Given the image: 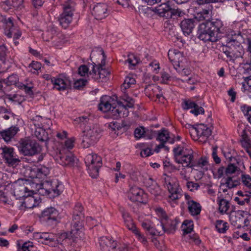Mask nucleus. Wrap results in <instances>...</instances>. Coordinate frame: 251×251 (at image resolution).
Wrapping results in <instances>:
<instances>
[{"instance_id": "f257e3e1", "label": "nucleus", "mask_w": 251, "mask_h": 251, "mask_svg": "<svg viewBox=\"0 0 251 251\" xmlns=\"http://www.w3.org/2000/svg\"><path fill=\"white\" fill-rule=\"evenodd\" d=\"M49 173L50 170L48 167L44 166L35 167L30 170L29 176L39 185V194L49 196L50 198H54L59 196L62 191L63 186L61 183L55 180L51 181H46L39 184L35 180L44 179Z\"/></svg>"}, {"instance_id": "f03ea898", "label": "nucleus", "mask_w": 251, "mask_h": 251, "mask_svg": "<svg viewBox=\"0 0 251 251\" xmlns=\"http://www.w3.org/2000/svg\"><path fill=\"white\" fill-rule=\"evenodd\" d=\"M99 56L101 59V62L93 61V63L87 66L85 65H81L78 69V74L82 76H87L95 81L103 82L106 80L107 76L109 75V72L105 68V56L103 50L93 51L90 57L92 61L93 58Z\"/></svg>"}, {"instance_id": "7ed1b4c3", "label": "nucleus", "mask_w": 251, "mask_h": 251, "mask_svg": "<svg viewBox=\"0 0 251 251\" xmlns=\"http://www.w3.org/2000/svg\"><path fill=\"white\" fill-rule=\"evenodd\" d=\"M175 161L184 168H194V152L190 148L178 146L174 149Z\"/></svg>"}, {"instance_id": "20e7f679", "label": "nucleus", "mask_w": 251, "mask_h": 251, "mask_svg": "<svg viewBox=\"0 0 251 251\" xmlns=\"http://www.w3.org/2000/svg\"><path fill=\"white\" fill-rule=\"evenodd\" d=\"M164 186L167 187L169 195L167 198L168 202L172 207L178 204L177 200L182 197V190L175 178L166 176L164 178Z\"/></svg>"}, {"instance_id": "39448f33", "label": "nucleus", "mask_w": 251, "mask_h": 251, "mask_svg": "<svg viewBox=\"0 0 251 251\" xmlns=\"http://www.w3.org/2000/svg\"><path fill=\"white\" fill-rule=\"evenodd\" d=\"M82 145L83 148H88L94 145L100 138V129L94 125L86 126L83 130Z\"/></svg>"}, {"instance_id": "423d86ee", "label": "nucleus", "mask_w": 251, "mask_h": 251, "mask_svg": "<svg viewBox=\"0 0 251 251\" xmlns=\"http://www.w3.org/2000/svg\"><path fill=\"white\" fill-rule=\"evenodd\" d=\"M63 11L58 17L60 25L66 28L73 20L74 13L75 11V3L73 1L65 2L63 4Z\"/></svg>"}, {"instance_id": "0eeeda50", "label": "nucleus", "mask_w": 251, "mask_h": 251, "mask_svg": "<svg viewBox=\"0 0 251 251\" xmlns=\"http://www.w3.org/2000/svg\"><path fill=\"white\" fill-rule=\"evenodd\" d=\"M20 151L24 155L33 156L40 151V147L34 140L26 138L19 142Z\"/></svg>"}, {"instance_id": "6e6552de", "label": "nucleus", "mask_w": 251, "mask_h": 251, "mask_svg": "<svg viewBox=\"0 0 251 251\" xmlns=\"http://www.w3.org/2000/svg\"><path fill=\"white\" fill-rule=\"evenodd\" d=\"M101 158L96 154L91 153L87 155L85 162L90 176L96 178L99 175V170L101 166Z\"/></svg>"}, {"instance_id": "1a4fd4ad", "label": "nucleus", "mask_w": 251, "mask_h": 251, "mask_svg": "<svg viewBox=\"0 0 251 251\" xmlns=\"http://www.w3.org/2000/svg\"><path fill=\"white\" fill-rule=\"evenodd\" d=\"M248 212L247 211L238 210L235 212V214L232 215L230 217L231 224L237 228L244 226H248Z\"/></svg>"}, {"instance_id": "9d476101", "label": "nucleus", "mask_w": 251, "mask_h": 251, "mask_svg": "<svg viewBox=\"0 0 251 251\" xmlns=\"http://www.w3.org/2000/svg\"><path fill=\"white\" fill-rule=\"evenodd\" d=\"M28 194L19 201H16L15 204L18 205L19 208L25 211L26 209L32 208L37 206L39 203V201L37 200L34 196H32V191L28 192Z\"/></svg>"}, {"instance_id": "9b49d317", "label": "nucleus", "mask_w": 251, "mask_h": 251, "mask_svg": "<svg viewBox=\"0 0 251 251\" xmlns=\"http://www.w3.org/2000/svg\"><path fill=\"white\" fill-rule=\"evenodd\" d=\"M54 159L57 163L64 166L73 167L77 164V159L71 153L64 154L61 151L55 156Z\"/></svg>"}, {"instance_id": "f8f14e48", "label": "nucleus", "mask_w": 251, "mask_h": 251, "mask_svg": "<svg viewBox=\"0 0 251 251\" xmlns=\"http://www.w3.org/2000/svg\"><path fill=\"white\" fill-rule=\"evenodd\" d=\"M127 197L133 202L145 203L146 201V194L142 189L135 186L130 188L127 192Z\"/></svg>"}, {"instance_id": "ddd939ff", "label": "nucleus", "mask_w": 251, "mask_h": 251, "mask_svg": "<svg viewBox=\"0 0 251 251\" xmlns=\"http://www.w3.org/2000/svg\"><path fill=\"white\" fill-rule=\"evenodd\" d=\"M208 27L205 23L200 24L199 29V38L204 42H216L219 39Z\"/></svg>"}, {"instance_id": "4468645a", "label": "nucleus", "mask_w": 251, "mask_h": 251, "mask_svg": "<svg viewBox=\"0 0 251 251\" xmlns=\"http://www.w3.org/2000/svg\"><path fill=\"white\" fill-rule=\"evenodd\" d=\"M170 61L172 63L174 68L178 71H180L179 68L182 69L183 66L181 64L184 57L182 53L176 50H169L168 53Z\"/></svg>"}, {"instance_id": "2eb2a0df", "label": "nucleus", "mask_w": 251, "mask_h": 251, "mask_svg": "<svg viewBox=\"0 0 251 251\" xmlns=\"http://www.w3.org/2000/svg\"><path fill=\"white\" fill-rule=\"evenodd\" d=\"M186 126L187 128L189 129L191 134L196 133L198 137L207 138L211 134V129L204 124H199L196 126L188 124Z\"/></svg>"}, {"instance_id": "dca6fc26", "label": "nucleus", "mask_w": 251, "mask_h": 251, "mask_svg": "<svg viewBox=\"0 0 251 251\" xmlns=\"http://www.w3.org/2000/svg\"><path fill=\"white\" fill-rule=\"evenodd\" d=\"M162 213V224L164 225L165 228V233L167 234L174 233L176 229L177 226L179 223L178 219L175 218L173 219L168 218L165 213L160 209Z\"/></svg>"}, {"instance_id": "f3484780", "label": "nucleus", "mask_w": 251, "mask_h": 251, "mask_svg": "<svg viewBox=\"0 0 251 251\" xmlns=\"http://www.w3.org/2000/svg\"><path fill=\"white\" fill-rule=\"evenodd\" d=\"M99 245L101 251H117L120 247L116 241L106 237L100 238Z\"/></svg>"}, {"instance_id": "a211bd4d", "label": "nucleus", "mask_w": 251, "mask_h": 251, "mask_svg": "<svg viewBox=\"0 0 251 251\" xmlns=\"http://www.w3.org/2000/svg\"><path fill=\"white\" fill-rule=\"evenodd\" d=\"M51 83L53 85L54 88L58 91H64L70 89L71 87V82L69 78L59 75L58 77H53L51 79Z\"/></svg>"}, {"instance_id": "6ab92c4d", "label": "nucleus", "mask_w": 251, "mask_h": 251, "mask_svg": "<svg viewBox=\"0 0 251 251\" xmlns=\"http://www.w3.org/2000/svg\"><path fill=\"white\" fill-rule=\"evenodd\" d=\"M129 111L124 104L121 101H116L114 106L111 110L110 115L113 119H118L121 117L128 116Z\"/></svg>"}, {"instance_id": "aec40b11", "label": "nucleus", "mask_w": 251, "mask_h": 251, "mask_svg": "<svg viewBox=\"0 0 251 251\" xmlns=\"http://www.w3.org/2000/svg\"><path fill=\"white\" fill-rule=\"evenodd\" d=\"M237 43L235 39L228 38L226 45L223 48L224 53L230 59L239 56L236 50Z\"/></svg>"}, {"instance_id": "412c9836", "label": "nucleus", "mask_w": 251, "mask_h": 251, "mask_svg": "<svg viewBox=\"0 0 251 251\" xmlns=\"http://www.w3.org/2000/svg\"><path fill=\"white\" fill-rule=\"evenodd\" d=\"M82 226L81 224L76 223H74L73 228L71 229L69 235L66 233H62L61 236L62 238L65 239L69 238L72 239L74 242H77L80 240L83 235L82 232L80 230Z\"/></svg>"}, {"instance_id": "4be33fe9", "label": "nucleus", "mask_w": 251, "mask_h": 251, "mask_svg": "<svg viewBox=\"0 0 251 251\" xmlns=\"http://www.w3.org/2000/svg\"><path fill=\"white\" fill-rule=\"evenodd\" d=\"M2 151L3 158L9 166H14L20 162V160L15 155L13 148L4 147L2 148Z\"/></svg>"}, {"instance_id": "5701e85b", "label": "nucleus", "mask_w": 251, "mask_h": 251, "mask_svg": "<svg viewBox=\"0 0 251 251\" xmlns=\"http://www.w3.org/2000/svg\"><path fill=\"white\" fill-rule=\"evenodd\" d=\"M92 14L98 20L104 19L108 15L107 5L104 3H97L93 7Z\"/></svg>"}, {"instance_id": "b1692460", "label": "nucleus", "mask_w": 251, "mask_h": 251, "mask_svg": "<svg viewBox=\"0 0 251 251\" xmlns=\"http://www.w3.org/2000/svg\"><path fill=\"white\" fill-rule=\"evenodd\" d=\"M205 24L208 29H209L216 36L221 38V34L224 30L223 22L219 19H215L211 21L207 22Z\"/></svg>"}, {"instance_id": "393cba45", "label": "nucleus", "mask_w": 251, "mask_h": 251, "mask_svg": "<svg viewBox=\"0 0 251 251\" xmlns=\"http://www.w3.org/2000/svg\"><path fill=\"white\" fill-rule=\"evenodd\" d=\"M116 100L108 96H103L101 97L100 102L99 104V109L103 112L111 111L113 106H114Z\"/></svg>"}, {"instance_id": "a878e982", "label": "nucleus", "mask_w": 251, "mask_h": 251, "mask_svg": "<svg viewBox=\"0 0 251 251\" xmlns=\"http://www.w3.org/2000/svg\"><path fill=\"white\" fill-rule=\"evenodd\" d=\"M182 105L184 109L187 110L193 108L191 110V112L195 116L203 114L204 112V109L201 106H199L197 103L190 100H184L182 102Z\"/></svg>"}, {"instance_id": "bb28decb", "label": "nucleus", "mask_w": 251, "mask_h": 251, "mask_svg": "<svg viewBox=\"0 0 251 251\" xmlns=\"http://www.w3.org/2000/svg\"><path fill=\"white\" fill-rule=\"evenodd\" d=\"M171 7L169 4V2L162 3L154 8V12L159 16L165 17L166 19L171 18Z\"/></svg>"}, {"instance_id": "cd10ccee", "label": "nucleus", "mask_w": 251, "mask_h": 251, "mask_svg": "<svg viewBox=\"0 0 251 251\" xmlns=\"http://www.w3.org/2000/svg\"><path fill=\"white\" fill-rule=\"evenodd\" d=\"M19 131L18 127L12 126L7 129L0 131V138L3 139L5 142H8L11 141Z\"/></svg>"}, {"instance_id": "c85d7f7f", "label": "nucleus", "mask_w": 251, "mask_h": 251, "mask_svg": "<svg viewBox=\"0 0 251 251\" xmlns=\"http://www.w3.org/2000/svg\"><path fill=\"white\" fill-rule=\"evenodd\" d=\"M33 238L39 242L45 244H48L54 240V235L48 232H35L33 233Z\"/></svg>"}, {"instance_id": "c756f323", "label": "nucleus", "mask_w": 251, "mask_h": 251, "mask_svg": "<svg viewBox=\"0 0 251 251\" xmlns=\"http://www.w3.org/2000/svg\"><path fill=\"white\" fill-rule=\"evenodd\" d=\"M84 218L83 207L81 203H77L75 204L73 212L74 223L81 224L80 222L83 220Z\"/></svg>"}, {"instance_id": "7c9ffc66", "label": "nucleus", "mask_w": 251, "mask_h": 251, "mask_svg": "<svg viewBox=\"0 0 251 251\" xmlns=\"http://www.w3.org/2000/svg\"><path fill=\"white\" fill-rule=\"evenodd\" d=\"M27 190V188L24 184L16 183L14 185L13 193L16 200L19 199L20 201L22 200L21 198L25 197Z\"/></svg>"}, {"instance_id": "2f4dec72", "label": "nucleus", "mask_w": 251, "mask_h": 251, "mask_svg": "<svg viewBox=\"0 0 251 251\" xmlns=\"http://www.w3.org/2000/svg\"><path fill=\"white\" fill-rule=\"evenodd\" d=\"M58 215V211L53 207H50L45 209L42 213V216L46 221H55L57 220Z\"/></svg>"}, {"instance_id": "473e14b6", "label": "nucleus", "mask_w": 251, "mask_h": 251, "mask_svg": "<svg viewBox=\"0 0 251 251\" xmlns=\"http://www.w3.org/2000/svg\"><path fill=\"white\" fill-rule=\"evenodd\" d=\"M194 26V22L192 19H185L180 23L181 28L186 35H189L192 32Z\"/></svg>"}, {"instance_id": "72a5a7b5", "label": "nucleus", "mask_w": 251, "mask_h": 251, "mask_svg": "<svg viewBox=\"0 0 251 251\" xmlns=\"http://www.w3.org/2000/svg\"><path fill=\"white\" fill-rule=\"evenodd\" d=\"M34 125L37 127L34 131L35 136L41 141H47L49 139L48 134L44 129L40 126L41 125L35 123Z\"/></svg>"}, {"instance_id": "f704fd0d", "label": "nucleus", "mask_w": 251, "mask_h": 251, "mask_svg": "<svg viewBox=\"0 0 251 251\" xmlns=\"http://www.w3.org/2000/svg\"><path fill=\"white\" fill-rule=\"evenodd\" d=\"M170 132L168 130L163 128L157 131L156 140L160 143H165L168 141L172 144L174 142V140L170 141Z\"/></svg>"}, {"instance_id": "c9c22d12", "label": "nucleus", "mask_w": 251, "mask_h": 251, "mask_svg": "<svg viewBox=\"0 0 251 251\" xmlns=\"http://www.w3.org/2000/svg\"><path fill=\"white\" fill-rule=\"evenodd\" d=\"M188 205V210L192 216H197L200 214L201 211V206L199 203L194 201L187 202Z\"/></svg>"}, {"instance_id": "e433bc0d", "label": "nucleus", "mask_w": 251, "mask_h": 251, "mask_svg": "<svg viewBox=\"0 0 251 251\" xmlns=\"http://www.w3.org/2000/svg\"><path fill=\"white\" fill-rule=\"evenodd\" d=\"M218 202L219 205V210L220 213L222 214L226 213L229 208V202L224 199H220L219 197L218 198Z\"/></svg>"}, {"instance_id": "4c0bfd02", "label": "nucleus", "mask_w": 251, "mask_h": 251, "mask_svg": "<svg viewBox=\"0 0 251 251\" xmlns=\"http://www.w3.org/2000/svg\"><path fill=\"white\" fill-rule=\"evenodd\" d=\"M193 165V169H195L196 170L202 169L204 170H207L208 163L206 158L201 157L198 161L196 162L194 161Z\"/></svg>"}, {"instance_id": "58836bf2", "label": "nucleus", "mask_w": 251, "mask_h": 251, "mask_svg": "<svg viewBox=\"0 0 251 251\" xmlns=\"http://www.w3.org/2000/svg\"><path fill=\"white\" fill-rule=\"evenodd\" d=\"M136 83L135 79L132 75L127 76L124 81V82L121 86V89L122 90H126L131 87L132 85H134Z\"/></svg>"}, {"instance_id": "ea45409f", "label": "nucleus", "mask_w": 251, "mask_h": 251, "mask_svg": "<svg viewBox=\"0 0 251 251\" xmlns=\"http://www.w3.org/2000/svg\"><path fill=\"white\" fill-rule=\"evenodd\" d=\"M241 180L246 188V193L251 195V177L248 175L242 174Z\"/></svg>"}, {"instance_id": "a19ab883", "label": "nucleus", "mask_w": 251, "mask_h": 251, "mask_svg": "<svg viewBox=\"0 0 251 251\" xmlns=\"http://www.w3.org/2000/svg\"><path fill=\"white\" fill-rule=\"evenodd\" d=\"M140 62V59L133 54H128L125 63H128L130 68H133Z\"/></svg>"}, {"instance_id": "79ce46f5", "label": "nucleus", "mask_w": 251, "mask_h": 251, "mask_svg": "<svg viewBox=\"0 0 251 251\" xmlns=\"http://www.w3.org/2000/svg\"><path fill=\"white\" fill-rule=\"evenodd\" d=\"M160 87L155 85H150L146 87L145 90L147 94L149 93V95L151 96L152 95H155L156 98L159 99L162 97L161 94H156L155 92L157 90H159Z\"/></svg>"}, {"instance_id": "37998d69", "label": "nucleus", "mask_w": 251, "mask_h": 251, "mask_svg": "<svg viewBox=\"0 0 251 251\" xmlns=\"http://www.w3.org/2000/svg\"><path fill=\"white\" fill-rule=\"evenodd\" d=\"M242 168H240L239 167H237L235 166L233 164H229L226 168V169L225 173L226 175L228 174H232L234 173L236 171H241V172L243 170L245 169V167L244 165V163L242 162Z\"/></svg>"}, {"instance_id": "c03bdc74", "label": "nucleus", "mask_w": 251, "mask_h": 251, "mask_svg": "<svg viewBox=\"0 0 251 251\" xmlns=\"http://www.w3.org/2000/svg\"><path fill=\"white\" fill-rule=\"evenodd\" d=\"M215 227L219 232L225 233L227 230L228 226L227 223L219 220L216 223Z\"/></svg>"}, {"instance_id": "a18cd8bd", "label": "nucleus", "mask_w": 251, "mask_h": 251, "mask_svg": "<svg viewBox=\"0 0 251 251\" xmlns=\"http://www.w3.org/2000/svg\"><path fill=\"white\" fill-rule=\"evenodd\" d=\"M182 230L184 233L188 234L193 229V224L192 221L185 220L182 225Z\"/></svg>"}, {"instance_id": "49530a36", "label": "nucleus", "mask_w": 251, "mask_h": 251, "mask_svg": "<svg viewBox=\"0 0 251 251\" xmlns=\"http://www.w3.org/2000/svg\"><path fill=\"white\" fill-rule=\"evenodd\" d=\"M148 190L151 194L155 196H158L161 193L159 186L155 182H153L152 184L148 187Z\"/></svg>"}, {"instance_id": "de8ad7c7", "label": "nucleus", "mask_w": 251, "mask_h": 251, "mask_svg": "<svg viewBox=\"0 0 251 251\" xmlns=\"http://www.w3.org/2000/svg\"><path fill=\"white\" fill-rule=\"evenodd\" d=\"M18 29L19 28L17 26H15L13 24V23L12 22V25L6 26V30L5 33L8 37L11 38Z\"/></svg>"}, {"instance_id": "09e8293b", "label": "nucleus", "mask_w": 251, "mask_h": 251, "mask_svg": "<svg viewBox=\"0 0 251 251\" xmlns=\"http://www.w3.org/2000/svg\"><path fill=\"white\" fill-rule=\"evenodd\" d=\"M23 1L24 0H8L7 3L17 10H21L24 7Z\"/></svg>"}, {"instance_id": "8fccbe9b", "label": "nucleus", "mask_w": 251, "mask_h": 251, "mask_svg": "<svg viewBox=\"0 0 251 251\" xmlns=\"http://www.w3.org/2000/svg\"><path fill=\"white\" fill-rule=\"evenodd\" d=\"M145 128L140 126L136 128L134 130V136L136 139H139L142 138H145Z\"/></svg>"}, {"instance_id": "3c124183", "label": "nucleus", "mask_w": 251, "mask_h": 251, "mask_svg": "<svg viewBox=\"0 0 251 251\" xmlns=\"http://www.w3.org/2000/svg\"><path fill=\"white\" fill-rule=\"evenodd\" d=\"M21 88L24 90L26 94L30 96L33 94V92L32 91V89L33 88V84L31 82L27 83L25 84H23V86H21Z\"/></svg>"}, {"instance_id": "603ef678", "label": "nucleus", "mask_w": 251, "mask_h": 251, "mask_svg": "<svg viewBox=\"0 0 251 251\" xmlns=\"http://www.w3.org/2000/svg\"><path fill=\"white\" fill-rule=\"evenodd\" d=\"M243 89L244 91L251 92V76L245 78L244 81L242 82Z\"/></svg>"}, {"instance_id": "864d4df0", "label": "nucleus", "mask_w": 251, "mask_h": 251, "mask_svg": "<svg viewBox=\"0 0 251 251\" xmlns=\"http://www.w3.org/2000/svg\"><path fill=\"white\" fill-rule=\"evenodd\" d=\"M2 24L3 25H5L6 26L12 25V18L11 17L6 19L5 16L0 15V24ZM1 25H0V27Z\"/></svg>"}, {"instance_id": "5fc2aeb1", "label": "nucleus", "mask_w": 251, "mask_h": 251, "mask_svg": "<svg viewBox=\"0 0 251 251\" xmlns=\"http://www.w3.org/2000/svg\"><path fill=\"white\" fill-rule=\"evenodd\" d=\"M87 82V80L84 79H79L74 82V87L76 89H80L84 87Z\"/></svg>"}, {"instance_id": "6e6d98bb", "label": "nucleus", "mask_w": 251, "mask_h": 251, "mask_svg": "<svg viewBox=\"0 0 251 251\" xmlns=\"http://www.w3.org/2000/svg\"><path fill=\"white\" fill-rule=\"evenodd\" d=\"M236 181H233L232 177H227L225 180V183H223V184H225L226 187L228 188H232L237 186Z\"/></svg>"}, {"instance_id": "4d7b16f0", "label": "nucleus", "mask_w": 251, "mask_h": 251, "mask_svg": "<svg viewBox=\"0 0 251 251\" xmlns=\"http://www.w3.org/2000/svg\"><path fill=\"white\" fill-rule=\"evenodd\" d=\"M123 99L127 102L125 106H126L127 109L128 108H132L134 106V101L133 99L130 97L125 95L123 96Z\"/></svg>"}, {"instance_id": "13d9d810", "label": "nucleus", "mask_w": 251, "mask_h": 251, "mask_svg": "<svg viewBox=\"0 0 251 251\" xmlns=\"http://www.w3.org/2000/svg\"><path fill=\"white\" fill-rule=\"evenodd\" d=\"M18 81V76L16 75H12L7 78L6 83L8 85H15Z\"/></svg>"}, {"instance_id": "bf43d9fd", "label": "nucleus", "mask_w": 251, "mask_h": 251, "mask_svg": "<svg viewBox=\"0 0 251 251\" xmlns=\"http://www.w3.org/2000/svg\"><path fill=\"white\" fill-rule=\"evenodd\" d=\"M145 138L148 139H151L153 137L157 135V131L152 130V129H149L145 128Z\"/></svg>"}, {"instance_id": "052dcab7", "label": "nucleus", "mask_w": 251, "mask_h": 251, "mask_svg": "<svg viewBox=\"0 0 251 251\" xmlns=\"http://www.w3.org/2000/svg\"><path fill=\"white\" fill-rule=\"evenodd\" d=\"M246 195L247 196L246 198L236 197L235 198V201L241 205H243L246 203H248L250 201V198L248 197L250 195L249 194H247Z\"/></svg>"}, {"instance_id": "680f3d73", "label": "nucleus", "mask_w": 251, "mask_h": 251, "mask_svg": "<svg viewBox=\"0 0 251 251\" xmlns=\"http://www.w3.org/2000/svg\"><path fill=\"white\" fill-rule=\"evenodd\" d=\"M134 233L136 235L137 239L140 240L143 244L145 245L147 243V240L146 238L140 232L138 229L135 230Z\"/></svg>"}, {"instance_id": "e2e57ef3", "label": "nucleus", "mask_w": 251, "mask_h": 251, "mask_svg": "<svg viewBox=\"0 0 251 251\" xmlns=\"http://www.w3.org/2000/svg\"><path fill=\"white\" fill-rule=\"evenodd\" d=\"M186 186L188 189L191 191H194L198 189L200 185L197 183H195L193 181H188Z\"/></svg>"}, {"instance_id": "0e129e2a", "label": "nucleus", "mask_w": 251, "mask_h": 251, "mask_svg": "<svg viewBox=\"0 0 251 251\" xmlns=\"http://www.w3.org/2000/svg\"><path fill=\"white\" fill-rule=\"evenodd\" d=\"M156 228V231L157 234V236H161L164 233H165V228H164V225L162 224V221L161 220L160 224H158Z\"/></svg>"}, {"instance_id": "69168bd1", "label": "nucleus", "mask_w": 251, "mask_h": 251, "mask_svg": "<svg viewBox=\"0 0 251 251\" xmlns=\"http://www.w3.org/2000/svg\"><path fill=\"white\" fill-rule=\"evenodd\" d=\"M75 138L74 137L68 139L64 143L65 147L68 149H72L74 147Z\"/></svg>"}, {"instance_id": "338daca9", "label": "nucleus", "mask_w": 251, "mask_h": 251, "mask_svg": "<svg viewBox=\"0 0 251 251\" xmlns=\"http://www.w3.org/2000/svg\"><path fill=\"white\" fill-rule=\"evenodd\" d=\"M107 126L113 131L116 130V129L119 130L121 128L120 124L117 122H113L108 124Z\"/></svg>"}, {"instance_id": "774afa93", "label": "nucleus", "mask_w": 251, "mask_h": 251, "mask_svg": "<svg viewBox=\"0 0 251 251\" xmlns=\"http://www.w3.org/2000/svg\"><path fill=\"white\" fill-rule=\"evenodd\" d=\"M33 244L30 241L26 242L22 245L21 249L23 251H30V248H33Z\"/></svg>"}]
</instances>
